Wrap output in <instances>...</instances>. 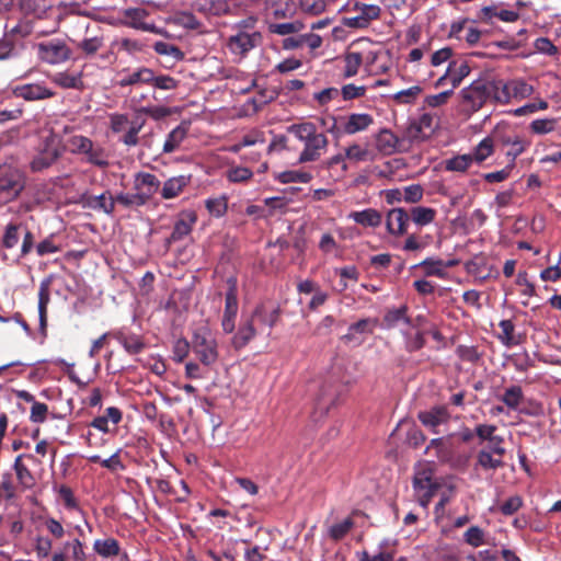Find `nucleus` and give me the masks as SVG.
<instances>
[{
	"label": "nucleus",
	"instance_id": "nucleus-28",
	"mask_svg": "<svg viewBox=\"0 0 561 561\" xmlns=\"http://www.w3.org/2000/svg\"><path fill=\"white\" fill-rule=\"evenodd\" d=\"M20 11L23 16L32 19L34 22L47 16L48 5L45 0H22Z\"/></svg>",
	"mask_w": 561,
	"mask_h": 561
},
{
	"label": "nucleus",
	"instance_id": "nucleus-33",
	"mask_svg": "<svg viewBox=\"0 0 561 561\" xmlns=\"http://www.w3.org/2000/svg\"><path fill=\"white\" fill-rule=\"evenodd\" d=\"M50 280L45 279L41 283L38 289V314H39V325L44 331L47 325V306L50 301V293H49Z\"/></svg>",
	"mask_w": 561,
	"mask_h": 561
},
{
	"label": "nucleus",
	"instance_id": "nucleus-47",
	"mask_svg": "<svg viewBox=\"0 0 561 561\" xmlns=\"http://www.w3.org/2000/svg\"><path fill=\"white\" fill-rule=\"evenodd\" d=\"M312 179L311 173L300 170L284 171L277 175L280 183H308Z\"/></svg>",
	"mask_w": 561,
	"mask_h": 561
},
{
	"label": "nucleus",
	"instance_id": "nucleus-62",
	"mask_svg": "<svg viewBox=\"0 0 561 561\" xmlns=\"http://www.w3.org/2000/svg\"><path fill=\"white\" fill-rule=\"evenodd\" d=\"M534 48L537 53L547 56H556L559 54L558 47L548 37L537 38L534 42Z\"/></svg>",
	"mask_w": 561,
	"mask_h": 561
},
{
	"label": "nucleus",
	"instance_id": "nucleus-51",
	"mask_svg": "<svg viewBox=\"0 0 561 561\" xmlns=\"http://www.w3.org/2000/svg\"><path fill=\"white\" fill-rule=\"evenodd\" d=\"M511 92L512 100H523L530 96L534 92L533 85L528 84L523 79H512L511 80Z\"/></svg>",
	"mask_w": 561,
	"mask_h": 561
},
{
	"label": "nucleus",
	"instance_id": "nucleus-12",
	"mask_svg": "<svg viewBox=\"0 0 561 561\" xmlns=\"http://www.w3.org/2000/svg\"><path fill=\"white\" fill-rule=\"evenodd\" d=\"M355 10L358 12L354 16H345L342 24L350 28H366L371 21L377 20L380 15V8L376 4L356 3Z\"/></svg>",
	"mask_w": 561,
	"mask_h": 561
},
{
	"label": "nucleus",
	"instance_id": "nucleus-5",
	"mask_svg": "<svg viewBox=\"0 0 561 561\" xmlns=\"http://www.w3.org/2000/svg\"><path fill=\"white\" fill-rule=\"evenodd\" d=\"M34 31L32 19L21 15L16 21L10 19L4 26V41L0 42V60L7 59L13 51L14 43L21 41Z\"/></svg>",
	"mask_w": 561,
	"mask_h": 561
},
{
	"label": "nucleus",
	"instance_id": "nucleus-10",
	"mask_svg": "<svg viewBox=\"0 0 561 561\" xmlns=\"http://www.w3.org/2000/svg\"><path fill=\"white\" fill-rule=\"evenodd\" d=\"M11 94L26 102H36L51 99L56 93L45 82H31L13 85Z\"/></svg>",
	"mask_w": 561,
	"mask_h": 561
},
{
	"label": "nucleus",
	"instance_id": "nucleus-7",
	"mask_svg": "<svg viewBox=\"0 0 561 561\" xmlns=\"http://www.w3.org/2000/svg\"><path fill=\"white\" fill-rule=\"evenodd\" d=\"M30 465L41 466L42 460L33 454H20L15 457L12 469L20 492L33 490L37 484V478L30 469Z\"/></svg>",
	"mask_w": 561,
	"mask_h": 561
},
{
	"label": "nucleus",
	"instance_id": "nucleus-52",
	"mask_svg": "<svg viewBox=\"0 0 561 561\" xmlns=\"http://www.w3.org/2000/svg\"><path fill=\"white\" fill-rule=\"evenodd\" d=\"M478 463L485 470H495L504 465L501 457L495 456L485 449L479 451Z\"/></svg>",
	"mask_w": 561,
	"mask_h": 561
},
{
	"label": "nucleus",
	"instance_id": "nucleus-35",
	"mask_svg": "<svg viewBox=\"0 0 561 561\" xmlns=\"http://www.w3.org/2000/svg\"><path fill=\"white\" fill-rule=\"evenodd\" d=\"M348 218L365 227H378L381 224L380 213L373 208L353 211L348 215Z\"/></svg>",
	"mask_w": 561,
	"mask_h": 561
},
{
	"label": "nucleus",
	"instance_id": "nucleus-18",
	"mask_svg": "<svg viewBox=\"0 0 561 561\" xmlns=\"http://www.w3.org/2000/svg\"><path fill=\"white\" fill-rule=\"evenodd\" d=\"M83 543L79 539L67 541L51 554L50 561H85Z\"/></svg>",
	"mask_w": 561,
	"mask_h": 561
},
{
	"label": "nucleus",
	"instance_id": "nucleus-50",
	"mask_svg": "<svg viewBox=\"0 0 561 561\" xmlns=\"http://www.w3.org/2000/svg\"><path fill=\"white\" fill-rule=\"evenodd\" d=\"M419 266L423 267L426 276H437L444 278L446 272L444 271V261L439 259L427 257L422 261Z\"/></svg>",
	"mask_w": 561,
	"mask_h": 561
},
{
	"label": "nucleus",
	"instance_id": "nucleus-8",
	"mask_svg": "<svg viewBox=\"0 0 561 561\" xmlns=\"http://www.w3.org/2000/svg\"><path fill=\"white\" fill-rule=\"evenodd\" d=\"M262 39V34L257 31H238L228 38L227 48L238 60H242L252 49L261 45Z\"/></svg>",
	"mask_w": 561,
	"mask_h": 561
},
{
	"label": "nucleus",
	"instance_id": "nucleus-39",
	"mask_svg": "<svg viewBox=\"0 0 561 561\" xmlns=\"http://www.w3.org/2000/svg\"><path fill=\"white\" fill-rule=\"evenodd\" d=\"M470 67L467 62L462 61L460 64L450 62L447 68L448 80L450 81L453 88H457L461 81L469 76Z\"/></svg>",
	"mask_w": 561,
	"mask_h": 561
},
{
	"label": "nucleus",
	"instance_id": "nucleus-61",
	"mask_svg": "<svg viewBox=\"0 0 561 561\" xmlns=\"http://www.w3.org/2000/svg\"><path fill=\"white\" fill-rule=\"evenodd\" d=\"M138 113L148 115L154 121H160L171 114V110L167 106L156 105V106H140L138 107Z\"/></svg>",
	"mask_w": 561,
	"mask_h": 561
},
{
	"label": "nucleus",
	"instance_id": "nucleus-2",
	"mask_svg": "<svg viewBox=\"0 0 561 561\" xmlns=\"http://www.w3.org/2000/svg\"><path fill=\"white\" fill-rule=\"evenodd\" d=\"M192 350L202 365L214 366L219 358L218 343L207 324L197 327L192 335Z\"/></svg>",
	"mask_w": 561,
	"mask_h": 561
},
{
	"label": "nucleus",
	"instance_id": "nucleus-53",
	"mask_svg": "<svg viewBox=\"0 0 561 561\" xmlns=\"http://www.w3.org/2000/svg\"><path fill=\"white\" fill-rule=\"evenodd\" d=\"M145 125V119H136L130 123L128 130L121 138L122 142L128 147H135L138 145V134Z\"/></svg>",
	"mask_w": 561,
	"mask_h": 561
},
{
	"label": "nucleus",
	"instance_id": "nucleus-54",
	"mask_svg": "<svg viewBox=\"0 0 561 561\" xmlns=\"http://www.w3.org/2000/svg\"><path fill=\"white\" fill-rule=\"evenodd\" d=\"M523 399V391H522V388L519 386H511L508 387L501 400L510 408V409H513V410H516L518 408V405L520 404V401Z\"/></svg>",
	"mask_w": 561,
	"mask_h": 561
},
{
	"label": "nucleus",
	"instance_id": "nucleus-21",
	"mask_svg": "<svg viewBox=\"0 0 561 561\" xmlns=\"http://www.w3.org/2000/svg\"><path fill=\"white\" fill-rule=\"evenodd\" d=\"M419 420L424 426L437 433L436 427L448 422L449 413L445 407H434L431 410L420 412Z\"/></svg>",
	"mask_w": 561,
	"mask_h": 561
},
{
	"label": "nucleus",
	"instance_id": "nucleus-6",
	"mask_svg": "<svg viewBox=\"0 0 561 561\" xmlns=\"http://www.w3.org/2000/svg\"><path fill=\"white\" fill-rule=\"evenodd\" d=\"M24 187L25 178L21 170L9 164H0V202L14 201Z\"/></svg>",
	"mask_w": 561,
	"mask_h": 561
},
{
	"label": "nucleus",
	"instance_id": "nucleus-26",
	"mask_svg": "<svg viewBox=\"0 0 561 561\" xmlns=\"http://www.w3.org/2000/svg\"><path fill=\"white\" fill-rule=\"evenodd\" d=\"M197 217L194 211H184L176 220L173 231L169 238V242H176L190 234Z\"/></svg>",
	"mask_w": 561,
	"mask_h": 561
},
{
	"label": "nucleus",
	"instance_id": "nucleus-57",
	"mask_svg": "<svg viewBox=\"0 0 561 561\" xmlns=\"http://www.w3.org/2000/svg\"><path fill=\"white\" fill-rule=\"evenodd\" d=\"M20 228H21V225H16V224H9L5 227L3 238H2V245L5 249H13L14 247H16V244L19 243V240H20V233H19Z\"/></svg>",
	"mask_w": 561,
	"mask_h": 561
},
{
	"label": "nucleus",
	"instance_id": "nucleus-36",
	"mask_svg": "<svg viewBox=\"0 0 561 561\" xmlns=\"http://www.w3.org/2000/svg\"><path fill=\"white\" fill-rule=\"evenodd\" d=\"M363 54L359 51H347L343 56L344 68L343 78L348 79L358 73V70L363 64Z\"/></svg>",
	"mask_w": 561,
	"mask_h": 561
},
{
	"label": "nucleus",
	"instance_id": "nucleus-31",
	"mask_svg": "<svg viewBox=\"0 0 561 561\" xmlns=\"http://www.w3.org/2000/svg\"><path fill=\"white\" fill-rule=\"evenodd\" d=\"M190 181L191 176L186 175H179L167 180L161 191L162 197L165 199L176 197L190 184Z\"/></svg>",
	"mask_w": 561,
	"mask_h": 561
},
{
	"label": "nucleus",
	"instance_id": "nucleus-55",
	"mask_svg": "<svg viewBox=\"0 0 561 561\" xmlns=\"http://www.w3.org/2000/svg\"><path fill=\"white\" fill-rule=\"evenodd\" d=\"M153 49L157 54L163 55V56H170L174 60H182L184 58V54L181 51V49L170 43L167 42H157L153 45Z\"/></svg>",
	"mask_w": 561,
	"mask_h": 561
},
{
	"label": "nucleus",
	"instance_id": "nucleus-25",
	"mask_svg": "<svg viewBox=\"0 0 561 561\" xmlns=\"http://www.w3.org/2000/svg\"><path fill=\"white\" fill-rule=\"evenodd\" d=\"M256 335V324L250 317L244 319L239 325L237 333L231 339V345L236 350H241Z\"/></svg>",
	"mask_w": 561,
	"mask_h": 561
},
{
	"label": "nucleus",
	"instance_id": "nucleus-58",
	"mask_svg": "<svg viewBox=\"0 0 561 561\" xmlns=\"http://www.w3.org/2000/svg\"><path fill=\"white\" fill-rule=\"evenodd\" d=\"M151 81L149 84L153 85L157 89L160 90H173L176 89L179 81L174 78L161 75V76H154L153 70L151 69Z\"/></svg>",
	"mask_w": 561,
	"mask_h": 561
},
{
	"label": "nucleus",
	"instance_id": "nucleus-48",
	"mask_svg": "<svg viewBox=\"0 0 561 561\" xmlns=\"http://www.w3.org/2000/svg\"><path fill=\"white\" fill-rule=\"evenodd\" d=\"M104 45L103 36L85 37L77 44V48L80 49L87 56H93Z\"/></svg>",
	"mask_w": 561,
	"mask_h": 561
},
{
	"label": "nucleus",
	"instance_id": "nucleus-9",
	"mask_svg": "<svg viewBox=\"0 0 561 561\" xmlns=\"http://www.w3.org/2000/svg\"><path fill=\"white\" fill-rule=\"evenodd\" d=\"M461 111L471 115L478 112L488 101V95L484 88V80H476L470 85L463 88L460 93Z\"/></svg>",
	"mask_w": 561,
	"mask_h": 561
},
{
	"label": "nucleus",
	"instance_id": "nucleus-4",
	"mask_svg": "<svg viewBox=\"0 0 561 561\" xmlns=\"http://www.w3.org/2000/svg\"><path fill=\"white\" fill-rule=\"evenodd\" d=\"M68 146L72 154L84 157V160L93 165L100 168H106L108 165V154L106 150L83 135L71 136L68 139Z\"/></svg>",
	"mask_w": 561,
	"mask_h": 561
},
{
	"label": "nucleus",
	"instance_id": "nucleus-63",
	"mask_svg": "<svg viewBox=\"0 0 561 561\" xmlns=\"http://www.w3.org/2000/svg\"><path fill=\"white\" fill-rule=\"evenodd\" d=\"M53 541L45 536H37L35 538L34 550L39 559L47 558L51 553Z\"/></svg>",
	"mask_w": 561,
	"mask_h": 561
},
{
	"label": "nucleus",
	"instance_id": "nucleus-16",
	"mask_svg": "<svg viewBox=\"0 0 561 561\" xmlns=\"http://www.w3.org/2000/svg\"><path fill=\"white\" fill-rule=\"evenodd\" d=\"M341 128L346 135L366 131L373 124L374 117L368 113H352L341 118Z\"/></svg>",
	"mask_w": 561,
	"mask_h": 561
},
{
	"label": "nucleus",
	"instance_id": "nucleus-42",
	"mask_svg": "<svg viewBox=\"0 0 561 561\" xmlns=\"http://www.w3.org/2000/svg\"><path fill=\"white\" fill-rule=\"evenodd\" d=\"M427 133H425L415 121H412L405 128L402 140L404 141L408 149L413 144H417L423 141L427 137Z\"/></svg>",
	"mask_w": 561,
	"mask_h": 561
},
{
	"label": "nucleus",
	"instance_id": "nucleus-64",
	"mask_svg": "<svg viewBox=\"0 0 561 561\" xmlns=\"http://www.w3.org/2000/svg\"><path fill=\"white\" fill-rule=\"evenodd\" d=\"M465 541L477 548L484 543V533L483 530L478 526H472L463 534Z\"/></svg>",
	"mask_w": 561,
	"mask_h": 561
},
{
	"label": "nucleus",
	"instance_id": "nucleus-34",
	"mask_svg": "<svg viewBox=\"0 0 561 561\" xmlns=\"http://www.w3.org/2000/svg\"><path fill=\"white\" fill-rule=\"evenodd\" d=\"M409 213L410 220L419 227L431 225L436 218V210L431 207L415 206Z\"/></svg>",
	"mask_w": 561,
	"mask_h": 561
},
{
	"label": "nucleus",
	"instance_id": "nucleus-19",
	"mask_svg": "<svg viewBox=\"0 0 561 561\" xmlns=\"http://www.w3.org/2000/svg\"><path fill=\"white\" fill-rule=\"evenodd\" d=\"M410 222L409 213L403 208H392L386 217L387 231L396 237L403 236L408 231Z\"/></svg>",
	"mask_w": 561,
	"mask_h": 561
},
{
	"label": "nucleus",
	"instance_id": "nucleus-41",
	"mask_svg": "<svg viewBox=\"0 0 561 561\" xmlns=\"http://www.w3.org/2000/svg\"><path fill=\"white\" fill-rule=\"evenodd\" d=\"M21 493L19 484L13 482L10 473L2 474L0 481V497L7 502L13 501Z\"/></svg>",
	"mask_w": 561,
	"mask_h": 561
},
{
	"label": "nucleus",
	"instance_id": "nucleus-1",
	"mask_svg": "<svg viewBox=\"0 0 561 561\" xmlns=\"http://www.w3.org/2000/svg\"><path fill=\"white\" fill-rule=\"evenodd\" d=\"M287 133L304 144V149L298 158L300 163L317 161L327 151L329 140L324 134L318 131L313 123L304 122L289 125Z\"/></svg>",
	"mask_w": 561,
	"mask_h": 561
},
{
	"label": "nucleus",
	"instance_id": "nucleus-37",
	"mask_svg": "<svg viewBox=\"0 0 561 561\" xmlns=\"http://www.w3.org/2000/svg\"><path fill=\"white\" fill-rule=\"evenodd\" d=\"M305 28V24L299 21L286 22V23H270L267 30L272 34L279 36H287L291 34H298Z\"/></svg>",
	"mask_w": 561,
	"mask_h": 561
},
{
	"label": "nucleus",
	"instance_id": "nucleus-27",
	"mask_svg": "<svg viewBox=\"0 0 561 561\" xmlns=\"http://www.w3.org/2000/svg\"><path fill=\"white\" fill-rule=\"evenodd\" d=\"M450 35L458 39H465L469 45H474L479 42L481 32L477 27L468 25L467 21H461L451 24Z\"/></svg>",
	"mask_w": 561,
	"mask_h": 561
},
{
	"label": "nucleus",
	"instance_id": "nucleus-29",
	"mask_svg": "<svg viewBox=\"0 0 561 561\" xmlns=\"http://www.w3.org/2000/svg\"><path fill=\"white\" fill-rule=\"evenodd\" d=\"M148 13L144 9L130 8L125 10L124 16L127 19V24L136 30L154 32L156 26L145 22Z\"/></svg>",
	"mask_w": 561,
	"mask_h": 561
},
{
	"label": "nucleus",
	"instance_id": "nucleus-30",
	"mask_svg": "<svg viewBox=\"0 0 561 561\" xmlns=\"http://www.w3.org/2000/svg\"><path fill=\"white\" fill-rule=\"evenodd\" d=\"M257 325H266L272 328L278 320V310L276 308H267L265 305H259L250 316Z\"/></svg>",
	"mask_w": 561,
	"mask_h": 561
},
{
	"label": "nucleus",
	"instance_id": "nucleus-32",
	"mask_svg": "<svg viewBox=\"0 0 561 561\" xmlns=\"http://www.w3.org/2000/svg\"><path fill=\"white\" fill-rule=\"evenodd\" d=\"M188 133V125L186 123H182L179 126H176L174 129H172L164 141L163 145V152L164 153H171L179 149L180 145L183 142V140L186 138Z\"/></svg>",
	"mask_w": 561,
	"mask_h": 561
},
{
	"label": "nucleus",
	"instance_id": "nucleus-45",
	"mask_svg": "<svg viewBox=\"0 0 561 561\" xmlns=\"http://www.w3.org/2000/svg\"><path fill=\"white\" fill-rule=\"evenodd\" d=\"M473 162V157L469 153L467 154H460L453 157L450 159H447L445 161V169L447 171L453 172H465L469 169L471 163Z\"/></svg>",
	"mask_w": 561,
	"mask_h": 561
},
{
	"label": "nucleus",
	"instance_id": "nucleus-13",
	"mask_svg": "<svg viewBox=\"0 0 561 561\" xmlns=\"http://www.w3.org/2000/svg\"><path fill=\"white\" fill-rule=\"evenodd\" d=\"M228 283L229 289L226 293V306L221 319V328L225 333L230 334L233 332L236 328L234 320L238 312V299L236 291V282L232 278H230Z\"/></svg>",
	"mask_w": 561,
	"mask_h": 561
},
{
	"label": "nucleus",
	"instance_id": "nucleus-46",
	"mask_svg": "<svg viewBox=\"0 0 561 561\" xmlns=\"http://www.w3.org/2000/svg\"><path fill=\"white\" fill-rule=\"evenodd\" d=\"M484 88L488 100L500 104H506V96L501 90V79L484 80Z\"/></svg>",
	"mask_w": 561,
	"mask_h": 561
},
{
	"label": "nucleus",
	"instance_id": "nucleus-15",
	"mask_svg": "<svg viewBox=\"0 0 561 561\" xmlns=\"http://www.w3.org/2000/svg\"><path fill=\"white\" fill-rule=\"evenodd\" d=\"M376 147L377 149L386 156H390L397 151H407L408 146H405L402 137H398L389 129H381L376 136Z\"/></svg>",
	"mask_w": 561,
	"mask_h": 561
},
{
	"label": "nucleus",
	"instance_id": "nucleus-49",
	"mask_svg": "<svg viewBox=\"0 0 561 561\" xmlns=\"http://www.w3.org/2000/svg\"><path fill=\"white\" fill-rule=\"evenodd\" d=\"M422 91V88L419 84H415L394 93L392 99L398 104H411L416 101Z\"/></svg>",
	"mask_w": 561,
	"mask_h": 561
},
{
	"label": "nucleus",
	"instance_id": "nucleus-43",
	"mask_svg": "<svg viewBox=\"0 0 561 561\" xmlns=\"http://www.w3.org/2000/svg\"><path fill=\"white\" fill-rule=\"evenodd\" d=\"M494 151V137L493 135L490 137L483 138L473 149V152L470 153L473 157V161L478 163L488 159Z\"/></svg>",
	"mask_w": 561,
	"mask_h": 561
},
{
	"label": "nucleus",
	"instance_id": "nucleus-24",
	"mask_svg": "<svg viewBox=\"0 0 561 561\" xmlns=\"http://www.w3.org/2000/svg\"><path fill=\"white\" fill-rule=\"evenodd\" d=\"M84 206L95 211L112 215L115 209V197H113L110 192H104L100 195H90L84 198Z\"/></svg>",
	"mask_w": 561,
	"mask_h": 561
},
{
	"label": "nucleus",
	"instance_id": "nucleus-56",
	"mask_svg": "<svg viewBox=\"0 0 561 561\" xmlns=\"http://www.w3.org/2000/svg\"><path fill=\"white\" fill-rule=\"evenodd\" d=\"M499 327L501 329L499 339L505 346H512L517 344V341L514 336L515 327L511 320H502Z\"/></svg>",
	"mask_w": 561,
	"mask_h": 561
},
{
	"label": "nucleus",
	"instance_id": "nucleus-40",
	"mask_svg": "<svg viewBox=\"0 0 561 561\" xmlns=\"http://www.w3.org/2000/svg\"><path fill=\"white\" fill-rule=\"evenodd\" d=\"M51 80L62 89H81L83 87L81 75H72L66 71L55 73Z\"/></svg>",
	"mask_w": 561,
	"mask_h": 561
},
{
	"label": "nucleus",
	"instance_id": "nucleus-22",
	"mask_svg": "<svg viewBox=\"0 0 561 561\" xmlns=\"http://www.w3.org/2000/svg\"><path fill=\"white\" fill-rule=\"evenodd\" d=\"M377 324L378 320L375 318L362 319L350 325L348 331L343 339L348 342L355 341L357 344H360L364 339H359L358 335L365 336L371 334Z\"/></svg>",
	"mask_w": 561,
	"mask_h": 561
},
{
	"label": "nucleus",
	"instance_id": "nucleus-59",
	"mask_svg": "<svg viewBox=\"0 0 561 561\" xmlns=\"http://www.w3.org/2000/svg\"><path fill=\"white\" fill-rule=\"evenodd\" d=\"M327 3L324 0H299L300 10L310 15H318L324 12Z\"/></svg>",
	"mask_w": 561,
	"mask_h": 561
},
{
	"label": "nucleus",
	"instance_id": "nucleus-23",
	"mask_svg": "<svg viewBox=\"0 0 561 561\" xmlns=\"http://www.w3.org/2000/svg\"><path fill=\"white\" fill-rule=\"evenodd\" d=\"M121 79L117 81V85L126 88L136 84H148L151 79V69L147 67H140L134 71L123 70L119 72Z\"/></svg>",
	"mask_w": 561,
	"mask_h": 561
},
{
	"label": "nucleus",
	"instance_id": "nucleus-3",
	"mask_svg": "<svg viewBox=\"0 0 561 561\" xmlns=\"http://www.w3.org/2000/svg\"><path fill=\"white\" fill-rule=\"evenodd\" d=\"M414 496L423 508H427L439 484L434 480V467L431 462H419L413 476Z\"/></svg>",
	"mask_w": 561,
	"mask_h": 561
},
{
	"label": "nucleus",
	"instance_id": "nucleus-38",
	"mask_svg": "<svg viewBox=\"0 0 561 561\" xmlns=\"http://www.w3.org/2000/svg\"><path fill=\"white\" fill-rule=\"evenodd\" d=\"M196 10L214 15L227 13L229 5L226 0H198L195 3Z\"/></svg>",
	"mask_w": 561,
	"mask_h": 561
},
{
	"label": "nucleus",
	"instance_id": "nucleus-60",
	"mask_svg": "<svg viewBox=\"0 0 561 561\" xmlns=\"http://www.w3.org/2000/svg\"><path fill=\"white\" fill-rule=\"evenodd\" d=\"M118 203L119 205L129 208V207H139L146 204V202L138 195V193H119L115 196V204Z\"/></svg>",
	"mask_w": 561,
	"mask_h": 561
},
{
	"label": "nucleus",
	"instance_id": "nucleus-11",
	"mask_svg": "<svg viewBox=\"0 0 561 561\" xmlns=\"http://www.w3.org/2000/svg\"><path fill=\"white\" fill-rule=\"evenodd\" d=\"M70 49L65 42L51 39L38 44L39 58L50 65L64 62L70 58Z\"/></svg>",
	"mask_w": 561,
	"mask_h": 561
},
{
	"label": "nucleus",
	"instance_id": "nucleus-14",
	"mask_svg": "<svg viewBox=\"0 0 561 561\" xmlns=\"http://www.w3.org/2000/svg\"><path fill=\"white\" fill-rule=\"evenodd\" d=\"M494 139L502 146H510L511 149L507 151V156L514 161L519 154H522L528 142L518 135H511L504 130L503 127L496 126L492 131Z\"/></svg>",
	"mask_w": 561,
	"mask_h": 561
},
{
	"label": "nucleus",
	"instance_id": "nucleus-17",
	"mask_svg": "<svg viewBox=\"0 0 561 561\" xmlns=\"http://www.w3.org/2000/svg\"><path fill=\"white\" fill-rule=\"evenodd\" d=\"M160 181L154 174L139 172L135 175L134 190L147 203L159 190Z\"/></svg>",
	"mask_w": 561,
	"mask_h": 561
},
{
	"label": "nucleus",
	"instance_id": "nucleus-20",
	"mask_svg": "<svg viewBox=\"0 0 561 561\" xmlns=\"http://www.w3.org/2000/svg\"><path fill=\"white\" fill-rule=\"evenodd\" d=\"M53 139H46L44 148L34 157L31 162V169L34 172H41L53 165L59 158L60 153L57 147L51 145Z\"/></svg>",
	"mask_w": 561,
	"mask_h": 561
},
{
	"label": "nucleus",
	"instance_id": "nucleus-44",
	"mask_svg": "<svg viewBox=\"0 0 561 561\" xmlns=\"http://www.w3.org/2000/svg\"><path fill=\"white\" fill-rule=\"evenodd\" d=\"M93 548L98 554L104 558L117 556L119 552V545L113 538L95 540Z\"/></svg>",
	"mask_w": 561,
	"mask_h": 561
}]
</instances>
